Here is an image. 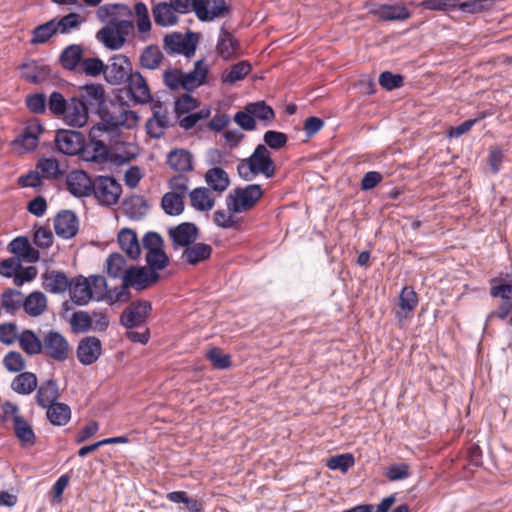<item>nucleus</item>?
<instances>
[{
  "label": "nucleus",
  "instance_id": "obj_1",
  "mask_svg": "<svg viewBox=\"0 0 512 512\" xmlns=\"http://www.w3.org/2000/svg\"><path fill=\"white\" fill-rule=\"evenodd\" d=\"M103 132L115 134L118 132V124L110 118L106 123H97L93 125L88 134V141L84 142L82 160L97 164H104L109 159V149L105 143L99 139Z\"/></svg>",
  "mask_w": 512,
  "mask_h": 512
},
{
  "label": "nucleus",
  "instance_id": "obj_2",
  "mask_svg": "<svg viewBox=\"0 0 512 512\" xmlns=\"http://www.w3.org/2000/svg\"><path fill=\"white\" fill-rule=\"evenodd\" d=\"M78 100L86 109L100 117L101 123H106L110 118L115 121L114 112L108 109L104 86L100 83H87L79 88Z\"/></svg>",
  "mask_w": 512,
  "mask_h": 512
},
{
  "label": "nucleus",
  "instance_id": "obj_3",
  "mask_svg": "<svg viewBox=\"0 0 512 512\" xmlns=\"http://www.w3.org/2000/svg\"><path fill=\"white\" fill-rule=\"evenodd\" d=\"M263 189L260 184H249L245 187H236L226 197V205L230 212L241 213L255 206L262 198Z\"/></svg>",
  "mask_w": 512,
  "mask_h": 512
},
{
  "label": "nucleus",
  "instance_id": "obj_4",
  "mask_svg": "<svg viewBox=\"0 0 512 512\" xmlns=\"http://www.w3.org/2000/svg\"><path fill=\"white\" fill-rule=\"evenodd\" d=\"M127 85L124 89H120L116 95L119 101L124 100L123 94L129 98L134 104H147L153 101L150 88L147 80L139 71H135L130 74L127 81Z\"/></svg>",
  "mask_w": 512,
  "mask_h": 512
},
{
  "label": "nucleus",
  "instance_id": "obj_5",
  "mask_svg": "<svg viewBox=\"0 0 512 512\" xmlns=\"http://www.w3.org/2000/svg\"><path fill=\"white\" fill-rule=\"evenodd\" d=\"M132 24L129 19H110L109 22L96 33V39L107 49L118 50L125 44L122 29Z\"/></svg>",
  "mask_w": 512,
  "mask_h": 512
},
{
  "label": "nucleus",
  "instance_id": "obj_6",
  "mask_svg": "<svg viewBox=\"0 0 512 512\" xmlns=\"http://www.w3.org/2000/svg\"><path fill=\"white\" fill-rule=\"evenodd\" d=\"M122 193V187L112 176L98 175L94 178L92 196L100 205L110 207L115 205Z\"/></svg>",
  "mask_w": 512,
  "mask_h": 512
},
{
  "label": "nucleus",
  "instance_id": "obj_7",
  "mask_svg": "<svg viewBox=\"0 0 512 512\" xmlns=\"http://www.w3.org/2000/svg\"><path fill=\"white\" fill-rule=\"evenodd\" d=\"M199 35L188 30L185 37L179 32H173L164 37V48L168 54H182L189 58L195 54Z\"/></svg>",
  "mask_w": 512,
  "mask_h": 512
},
{
  "label": "nucleus",
  "instance_id": "obj_8",
  "mask_svg": "<svg viewBox=\"0 0 512 512\" xmlns=\"http://www.w3.org/2000/svg\"><path fill=\"white\" fill-rule=\"evenodd\" d=\"M85 135L77 130L58 129L55 135L57 150L69 156L80 155L82 157Z\"/></svg>",
  "mask_w": 512,
  "mask_h": 512
},
{
  "label": "nucleus",
  "instance_id": "obj_9",
  "mask_svg": "<svg viewBox=\"0 0 512 512\" xmlns=\"http://www.w3.org/2000/svg\"><path fill=\"white\" fill-rule=\"evenodd\" d=\"M151 310L152 304L149 301H134L123 310L119 322L126 329L142 327L145 325Z\"/></svg>",
  "mask_w": 512,
  "mask_h": 512
},
{
  "label": "nucleus",
  "instance_id": "obj_10",
  "mask_svg": "<svg viewBox=\"0 0 512 512\" xmlns=\"http://www.w3.org/2000/svg\"><path fill=\"white\" fill-rule=\"evenodd\" d=\"M132 71V63L126 55H114L106 64L104 79L111 85H121L127 81Z\"/></svg>",
  "mask_w": 512,
  "mask_h": 512
},
{
  "label": "nucleus",
  "instance_id": "obj_11",
  "mask_svg": "<svg viewBox=\"0 0 512 512\" xmlns=\"http://www.w3.org/2000/svg\"><path fill=\"white\" fill-rule=\"evenodd\" d=\"M43 353L49 358L64 362L69 356L68 340L58 331L50 330L43 335Z\"/></svg>",
  "mask_w": 512,
  "mask_h": 512
},
{
  "label": "nucleus",
  "instance_id": "obj_12",
  "mask_svg": "<svg viewBox=\"0 0 512 512\" xmlns=\"http://www.w3.org/2000/svg\"><path fill=\"white\" fill-rule=\"evenodd\" d=\"M192 9L201 22H211L229 13L226 0H193Z\"/></svg>",
  "mask_w": 512,
  "mask_h": 512
},
{
  "label": "nucleus",
  "instance_id": "obj_13",
  "mask_svg": "<svg viewBox=\"0 0 512 512\" xmlns=\"http://www.w3.org/2000/svg\"><path fill=\"white\" fill-rule=\"evenodd\" d=\"M66 185L75 198L90 197L94 192V179L84 170L70 171L66 176Z\"/></svg>",
  "mask_w": 512,
  "mask_h": 512
},
{
  "label": "nucleus",
  "instance_id": "obj_14",
  "mask_svg": "<svg viewBox=\"0 0 512 512\" xmlns=\"http://www.w3.org/2000/svg\"><path fill=\"white\" fill-rule=\"evenodd\" d=\"M128 285L137 291H142L158 282L160 274L144 266H130L123 276Z\"/></svg>",
  "mask_w": 512,
  "mask_h": 512
},
{
  "label": "nucleus",
  "instance_id": "obj_15",
  "mask_svg": "<svg viewBox=\"0 0 512 512\" xmlns=\"http://www.w3.org/2000/svg\"><path fill=\"white\" fill-rule=\"evenodd\" d=\"M174 249L187 248L199 237V228L193 222H182L168 229Z\"/></svg>",
  "mask_w": 512,
  "mask_h": 512
},
{
  "label": "nucleus",
  "instance_id": "obj_16",
  "mask_svg": "<svg viewBox=\"0 0 512 512\" xmlns=\"http://www.w3.org/2000/svg\"><path fill=\"white\" fill-rule=\"evenodd\" d=\"M246 161H248L253 171L263 174L268 179L274 177L276 172L275 163L266 145L258 144Z\"/></svg>",
  "mask_w": 512,
  "mask_h": 512
},
{
  "label": "nucleus",
  "instance_id": "obj_17",
  "mask_svg": "<svg viewBox=\"0 0 512 512\" xmlns=\"http://www.w3.org/2000/svg\"><path fill=\"white\" fill-rule=\"evenodd\" d=\"M151 109L152 116L146 122L147 134L153 139H160L169 127L168 111L161 101L154 102Z\"/></svg>",
  "mask_w": 512,
  "mask_h": 512
},
{
  "label": "nucleus",
  "instance_id": "obj_18",
  "mask_svg": "<svg viewBox=\"0 0 512 512\" xmlns=\"http://www.w3.org/2000/svg\"><path fill=\"white\" fill-rule=\"evenodd\" d=\"M102 354V342L95 336L82 338L77 345L76 355L78 361L85 366L95 363Z\"/></svg>",
  "mask_w": 512,
  "mask_h": 512
},
{
  "label": "nucleus",
  "instance_id": "obj_19",
  "mask_svg": "<svg viewBox=\"0 0 512 512\" xmlns=\"http://www.w3.org/2000/svg\"><path fill=\"white\" fill-rule=\"evenodd\" d=\"M54 230L58 237L68 240L76 236L79 230V220L75 212L61 210L54 218Z\"/></svg>",
  "mask_w": 512,
  "mask_h": 512
},
{
  "label": "nucleus",
  "instance_id": "obj_20",
  "mask_svg": "<svg viewBox=\"0 0 512 512\" xmlns=\"http://www.w3.org/2000/svg\"><path fill=\"white\" fill-rule=\"evenodd\" d=\"M42 287L51 294H64L71 287L73 278L59 270L46 271L41 275Z\"/></svg>",
  "mask_w": 512,
  "mask_h": 512
},
{
  "label": "nucleus",
  "instance_id": "obj_21",
  "mask_svg": "<svg viewBox=\"0 0 512 512\" xmlns=\"http://www.w3.org/2000/svg\"><path fill=\"white\" fill-rule=\"evenodd\" d=\"M89 113L86 106L74 96L69 99L68 108L62 115L63 121L70 127L82 128L88 122Z\"/></svg>",
  "mask_w": 512,
  "mask_h": 512
},
{
  "label": "nucleus",
  "instance_id": "obj_22",
  "mask_svg": "<svg viewBox=\"0 0 512 512\" xmlns=\"http://www.w3.org/2000/svg\"><path fill=\"white\" fill-rule=\"evenodd\" d=\"M44 128L39 121L27 125L23 131L12 141V144L23 148L26 152L34 151L39 144V136Z\"/></svg>",
  "mask_w": 512,
  "mask_h": 512
},
{
  "label": "nucleus",
  "instance_id": "obj_23",
  "mask_svg": "<svg viewBox=\"0 0 512 512\" xmlns=\"http://www.w3.org/2000/svg\"><path fill=\"white\" fill-rule=\"evenodd\" d=\"M60 389L55 379H46L37 385L35 401L41 408H46L58 402Z\"/></svg>",
  "mask_w": 512,
  "mask_h": 512
},
{
  "label": "nucleus",
  "instance_id": "obj_24",
  "mask_svg": "<svg viewBox=\"0 0 512 512\" xmlns=\"http://www.w3.org/2000/svg\"><path fill=\"white\" fill-rule=\"evenodd\" d=\"M209 73V68L204 64V59L197 60L194 63L193 70L189 72L182 71V88L188 93L201 87Z\"/></svg>",
  "mask_w": 512,
  "mask_h": 512
},
{
  "label": "nucleus",
  "instance_id": "obj_25",
  "mask_svg": "<svg viewBox=\"0 0 512 512\" xmlns=\"http://www.w3.org/2000/svg\"><path fill=\"white\" fill-rule=\"evenodd\" d=\"M212 253L213 248L210 244L195 241L183 250L180 259L189 266H196L210 259Z\"/></svg>",
  "mask_w": 512,
  "mask_h": 512
},
{
  "label": "nucleus",
  "instance_id": "obj_26",
  "mask_svg": "<svg viewBox=\"0 0 512 512\" xmlns=\"http://www.w3.org/2000/svg\"><path fill=\"white\" fill-rule=\"evenodd\" d=\"M167 164L179 174L193 171V155L184 148H175L167 154Z\"/></svg>",
  "mask_w": 512,
  "mask_h": 512
},
{
  "label": "nucleus",
  "instance_id": "obj_27",
  "mask_svg": "<svg viewBox=\"0 0 512 512\" xmlns=\"http://www.w3.org/2000/svg\"><path fill=\"white\" fill-rule=\"evenodd\" d=\"M118 244L127 257L131 260H137L141 255V248L137 234L130 228H122L118 233Z\"/></svg>",
  "mask_w": 512,
  "mask_h": 512
},
{
  "label": "nucleus",
  "instance_id": "obj_28",
  "mask_svg": "<svg viewBox=\"0 0 512 512\" xmlns=\"http://www.w3.org/2000/svg\"><path fill=\"white\" fill-rule=\"evenodd\" d=\"M89 287V284H87L83 276L80 275L73 278L71 287L69 288L71 301L77 306L87 305L90 300L94 299V294Z\"/></svg>",
  "mask_w": 512,
  "mask_h": 512
},
{
  "label": "nucleus",
  "instance_id": "obj_29",
  "mask_svg": "<svg viewBox=\"0 0 512 512\" xmlns=\"http://www.w3.org/2000/svg\"><path fill=\"white\" fill-rule=\"evenodd\" d=\"M370 12L383 21H403L410 17V11L399 5H376Z\"/></svg>",
  "mask_w": 512,
  "mask_h": 512
},
{
  "label": "nucleus",
  "instance_id": "obj_30",
  "mask_svg": "<svg viewBox=\"0 0 512 512\" xmlns=\"http://www.w3.org/2000/svg\"><path fill=\"white\" fill-rule=\"evenodd\" d=\"M178 13L169 2H159L152 8L154 21L161 27H170L177 23Z\"/></svg>",
  "mask_w": 512,
  "mask_h": 512
},
{
  "label": "nucleus",
  "instance_id": "obj_31",
  "mask_svg": "<svg viewBox=\"0 0 512 512\" xmlns=\"http://www.w3.org/2000/svg\"><path fill=\"white\" fill-rule=\"evenodd\" d=\"M123 208L130 219L140 220L147 214L149 205L145 197L132 195L123 200Z\"/></svg>",
  "mask_w": 512,
  "mask_h": 512
},
{
  "label": "nucleus",
  "instance_id": "obj_32",
  "mask_svg": "<svg viewBox=\"0 0 512 512\" xmlns=\"http://www.w3.org/2000/svg\"><path fill=\"white\" fill-rule=\"evenodd\" d=\"M204 178L208 188L218 193L224 192L230 185L229 175L221 167L208 169Z\"/></svg>",
  "mask_w": 512,
  "mask_h": 512
},
{
  "label": "nucleus",
  "instance_id": "obj_33",
  "mask_svg": "<svg viewBox=\"0 0 512 512\" xmlns=\"http://www.w3.org/2000/svg\"><path fill=\"white\" fill-rule=\"evenodd\" d=\"M19 346L29 356L43 353V338L41 339L33 330L24 329L19 334Z\"/></svg>",
  "mask_w": 512,
  "mask_h": 512
},
{
  "label": "nucleus",
  "instance_id": "obj_34",
  "mask_svg": "<svg viewBox=\"0 0 512 512\" xmlns=\"http://www.w3.org/2000/svg\"><path fill=\"white\" fill-rule=\"evenodd\" d=\"M46 409V418L53 426H65L71 419L72 411L68 404L57 402Z\"/></svg>",
  "mask_w": 512,
  "mask_h": 512
},
{
  "label": "nucleus",
  "instance_id": "obj_35",
  "mask_svg": "<svg viewBox=\"0 0 512 512\" xmlns=\"http://www.w3.org/2000/svg\"><path fill=\"white\" fill-rule=\"evenodd\" d=\"M37 376L33 372H20L11 382V389L19 395H29L36 390Z\"/></svg>",
  "mask_w": 512,
  "mask_h": 512
},
{
  "label": "nucleus",
  "instance_id": "obj_36",
  "mask_svg": "<svg viewBox=\"0 0 512 512\" xmlns=\"http://www.w3.org/2000/svg\"><path fill=\"white\" fill-rule=\"evenodd\" d=\"M83 61V49L79 44H70L63 49L59 62L63 69L74 71Z\"/></svg>",
  "mask_w": 512,
  "mask_h": 512
},
{
  "label": "nucleus",
  "instance_id": "obj_37",
  "mask_svg": "<svg viewBox=\"0 0 512 512\" xmlns=\"http://www.w3.org/2000/svg\"><path fill=\"white\" fill-rule=\"evenodd\" d=\"M14 433L22 447L33 446L36 443V435L32 426L22 417H13Z\"/></svg>",
  "mask_w": 512,
  "mask_h": 512
},
{
  "label": "nucleus",
  "instance_id": "obj_38",
  "mask_svg": "<svg viewBox=\"0 0 512 512\" xmlns=\"http://www.w3.org/2000/svg\"><path fill=\"white\" fill-rule=\"evenodd\" d=\"M217 52L225 60L235 56L238 48V40L224 27L220 29L219 37L217 40Z\"/></svg>",
  "mask_w": 512,
  "mask_h": 512
},
{
  "label": "nucleus",
  "instance_id": "obj_39",
  "mask_svg": "<svg viewBox=\"0 0 512 512\" xmlns=\"http://www.w3.org/2000/svg\"><path fill=\"white\" fill-rule=\"evenodd\" d=\"M210 190L206 187H197L190 192V201L194 209L204 212L213 208L215 199L211 196Z\"/></svg>",
  "mask_w": 512,
  "mask_h": 512
},
{
  "label": "nucleus",
  "instance_id": "obj_40",
  "mask_svg": "<svg viewBox=\"0 0 512 512\" xmlns=\"http://www.w3.org/2000/svg\"><path fill=\"white\" fill-rule=\"evenodd\" d=\"M47 307V298L41 291H33L25 297L24 311L31 317H38Z\"/></svg>",
  "mask_w": 512,
  "mask_h": 512
},
{
  "label": "nucleus",
  "instance_id": "obj_41",
  "mask_svg": "<svg viewBox=\"0 0 512 512\" xmlns=\"http://www.w3.org/2000/svg\"><path fill=\"white\" fill-rule=\"evenodd\" d=\"M252 66L249 61L241 60L233 64L229 70L224 71L221 75V81L224 84L234 85L243 80L251 71Z\"/></svg>",
  "mask_w": 512,
  "mask_h": 512
},
{
  "label": "nucleus",
  "instance_id": "obj_42",
  "mask_svg": "<svg viewBox=\"0 0 512 512\" xmlns=\"http://www.w3.org/2000/svg\"><path fill=\"white\" fill-rule=\"evenodd\" d=\"M24 300L23 293L13 288L6 289L1 295V305L3 309L12 315L21 307L24 308Z\"/></svg>",
  "mask_w": 512,
  "mask_h": 512
},
{
  "label": "nucleus",
  "instance_id": "obj_43",
  "mask_svg": "<svg viewBox=\"0 0 512 512\" xmlns=\"http://www.w3.org/2000/svg\"><path fill=\"white\" fill-rule=\"evenodd\" d=\"M161 207L169 216H178L184 211V200L182 195L176 192H167L161 200Z\"/></svg>",
  "mask_w": 512,
  "mask_h": 512
},
{
  "label": "nucleus",
  "instance_id": "obj_44",
  "mask_svg": "<svg viewBox=\"0 0 512 512\" xmlns=\"http://www.w3.org/2000/svg\"><path fill=\"white\" fill-rule=\"evenodd\" d=\"M56 26V18H53L43 24L36 26L32 31V38L30 43L33 45L44 44L53 35L58 33Z\"/></svg>",
  "mask_w": 512,
  "mask_h": 512
},
{
  "label": "nucleus",
  "instance_id": "obj_45",
  "mask_svg": "<svg viewBox=\"0 0 512 512\" xmlns=\"http://www.w3.org/2000/svg\"><path fill=\"white\" fill-rule=\"evenodd\" d=\"M248 105L255 121H261L264 126H269L274 121L275 112L265 101L251 102Z\"/></svg>",
  "mask_w": 512,
  "mask_h": 512
},
{
  "label": "nucleus",
  "instance_id": "obj_46",
  "mask_svg": "<svg viewBox=\"0 0 512 512\" xmlns=\"http://www.w3.org/2000/svg\"><path fill=\"white\" fill-rule=\"evenodd\" d=\"M163 58V53L157 46L149 45L143 49L139 64L142 68L154 70L162 63Z\"/></svg>",
  "mask_w": 512,
  "mask_h": 512
},
{
  "label": "nucleus",
  "instance_id": "obj_47",
  "mask_svg": "<svg viewBox=\"0 0 512 512\" xmlns=\"http://www.w3.org/2000/svg\"><path fill=\"white\" fill-rule=\"evenodd\" d=\"M69 324L72 332L85 333L93 326L92 316L87 311H75L69 318Z\"/></svg>",
  "mask_w": 512,
  "mask_h": 512
},
{
  "label": "nucleus",
  "instance_id": "obj_48",
  "mask_svg": "<svg viewBox=\"0 0 512 512\" xmlns=\"http://www.w3.org/2000/svg\"><path fill=\"white\" fill-rule=\"evenodd\" d=\"M145 260L149 269L158 273L169 265V258L164 251V247L148 251Z\"/></svg>",
  "mask_w": 512,
  "mask_h": 512
},
{
  "label": "nucleus",
  "instance_id": "obj_49",
  "mask_svg": "<svg viewBox=\"0 0 512 512\" xmlns=\"http://www.w3.org/2000/svg\"><path fill=\"white\" fill-rule=\"evenodd\" d=\"M199 106V101L189 93H185L174 101L173 112L177 118L193 112Z\"/></svg>",
  "mask_w": 512,
  "mask_h": 512
},
{
  "label": "nucleus",
  "instance_id": "obj_50",
  "mask_svg": "<svg viewBox=\"0 0 512 512\" xmlns=\"http://www.w3.org/2000/svg\"><path fill=\"white\" fill-rule=\"evenodd\" d=\"M166 498L173 503H183L188 512H201V504L196 499L189 497L185 491L169 492Z\"/></svg>",
  "mask_w": 512,
  "mask_h": 512
},
{
  "label": "nucleus",
  "instance_id": "obj_51",
  "mask_svg": "<svg viewBox=\"0 0 512 512\" xmlns=\"http://www.w3.org/2000/svg\"><path fill=\"white\" fill-rule=\"evenodd\" d=\"M98 16L102 20H104V18L107 16L111 17V19L118 18V16H125L127 18H130L132 16V11L125 4H106L99 8Z\"/></svg>",
  "mask_w": 512,
  "mask_h": 512
},
{
  "label": "nucleus",
  "instance_id": "obj_52",
  "mask_svg": "<svg viewBox=\"0 0 512 512\" xmlns=\"http://www.w3.org/2000/svg\"><path fill=\"white\" fill-rule=\"evenodd\" d=\"M206 357L213 367L218 370H226L232 365L230 355L223 353L218 347L209 349L206 353Z\"/></svg>",
  "mask_w": 512,
  "mask_h": 512
},
{
  "label": "nucleus",
  "instance_id": "obj_53",
  "mask_svg": "<svg viewBox=\"0 0 512 512\" xmlns=\"http://www.w3.org/2000/svg\"><path fill=\"white\" fill-rule=\"evenodd\" d=\"M37 168L47 177L58 179L64 172L60 169L59 161L53 157L41 158L37 163Z\"/></svg>",
  "mask_w": 512,
  "mask_h": 512
},
{
  "label": "nucleus",
  "instance_id": "obj_54",
  "mask_svg": "<svg viewBox=\"0 0 512 512\" xmlns=\"http://www.w3.org/2000/svg\"><path fill=\"white\" fill-rule=\"evenodd\" d=\"M107 264V274L112 278H120L122 277L124 267L126 265L125 257L118 253H111L106 261Z\"/></svg>",
  "mask_w": 512,
  "mask_h": 512
},
{
  "label": "nucleus",
  "instance_id": "obj_55",
  "mask_svg": "<svg viewBox=\"0 0 512 512\" xmlns=\"http://www.w3.org/2000/svg\"><path fill=\"white\" fill-rule=\"evenodd\" d=\"M355 463V458L350 453L339 454L330 457L327 460V467L330 470H340L341 472H347Z\"/></svg>",
  "mask_w": 512,
  "mask_h": 512
},
{
  "label": "nucleus",
  "instance_id": "obj_56",
  "mask_svg": "<svg viewBox=\"0 0 512 512\" xmlns=\"http://www.w3.org/2000/svg\"><path fill=\"white\" fill-rule=\"evenodd\" d=\"M82 22H84V18L75 12L65 15L59 20L56 18L57 30L61 34H67L71 30L78 28Z\"/></svg>",
  "mask_w": 512,
  "mask_h": 512
},
{
  "label": "nucleus",
  "instance_id": "obj_57",
  "mask_svg": "<svg viewBox=\"0 0 512 512\" xmlns=\"http://www.w3.org/2000/svg\"><path fill=\"white\" fill-rule=\"evenodd\" d=\"M106 64L99 57L84 58L81 63L82 72L90 77L104 75Z\"/></svg>",
  "mask_w": 512,
  "mask_h": 512
},
{
  "label": "nucleus",
  "instance_id": "obj_58",
  "mask_svg": "<svg viewBox=\"0 0 512 512\" xmlns=\"http://www.w3.org/2000/svg\"><path fill=\"white\" fill-rule=\"evenodd\" d=\"M3 365L8 372L20 373L26 366L25 359L18 351H9L3 358Z\"/></svg>",
  "mask_w": 512,
  "mask_h": 512
},
{
  "label": "nucleus",
  "instance_id": "obj_59",
  "mask_svg": "<svg viewBox=\"0 0 512 512\" xmlns=\"http://www.w3.org/2000/svg\"><path fill=\"white\" fill-rule=\"evenodd\" d=\"M84 279L87 284H89V288L94 294V300L102 301L107 290V282L105 277L101 275H91L89 277H84Z\"/></svg>",
  "mask_w": 512,
  "mask_h": 512
},
{
  "label": "nucleus",
  "instance_id": "obj_60",
  "mask_svg": "<svg viewBox=\"0 0 512 512\" xmlns=\"http://www.w3.org/2000/svg\"><path fill=\"white\" fill-rule=\"evenodd\" d=\"M137 16V29L139 33H147L151 30L152 24L149 17L148 8L145 3L137 2L134 6Z\"/></svg>",
  "mask_w": 512,
  "mask_h": 512
},
{
  "label": "nucleus",
  "instance_id": "obj_61",
  "mask_svg": "<svg viewBox=\"0 0 512 512\" xmlns=\"http://www.w3.org/2000/svg\"><path fill=\"white\" fill-rule=\"evenodd\" d=\"M263 141L267 149L280 150L287 144L288 137L283 132L267 130L263 135Z\"/></svg>",
  "mask_w": 512,
  "mask_h": 512
},
{
  "label": "nucleus",
  "instance_id": "obj_62",
  "mask_svg": "<svg viewBox=\"0 0 512 512\" xmlns=\"http://www.w3.org/2000/svg\"><path fill=\"white\" fill-rule=\"evenodd\" d=\"M69 100H66L62 93L53 91L48 100L47 105L51 114L56 116H62L68 108Z\"/></svg>",
  "mask_w": 512,
  "mask_h": 512
},
{
  "label": "nucleus",
  "instance_id": "obj_63",
  "mask_svg": "<svg viewBox=\"0 0 512 512\" xmlns=\"http://www.w3.org/2000/svg\"><path fill=\"white\" fill-rule=\"evenodd\" d=\"M234 122L245 131H253L256 129V122L249 105L247 104L242 110L237 111L233 117Z\"/></svg>",
  "mask_w": 512,
  "mask_h": 512
},
{
  "label": "nucleus",
  "instance_id": "obj_64",
  "mask_svg": "<svg viewBox=\"0 0 512 512\" xmlns=\"http://www.w3.org/2000/svg\"><path fill=\"white\" fill-rule=\"evenodd\" d=\"M490 295L493 298L499 297L502 301H512V285L502 279H493Z\"/></svg>",
  "mask_w": 512,
  "mask_h": 512
}]
</instances>
